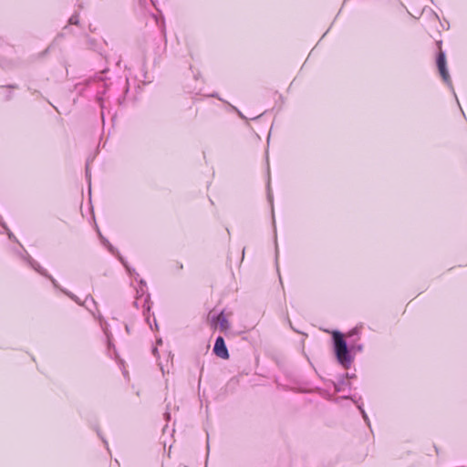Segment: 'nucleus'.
Masks as SVG:
<instances>
[{
  "mask_svg": "<svg viewBox=\"0 0 467 467\" xmlns=\"http://www.w3.org/2000/svg\"><path fill=\"white\" fill-rule=\"evenodd\" d=\"M335 353L338 362L345 368H348L353 361L351 351L357 348L361 350V346L355 347L351 345L349 348L343 337V335L339 332H333Z\"/></svg>",
  "mask_w": 467,
  "mask_h": 467,
  "instance_id": "1",
  "label": "nucleus"
},
{
  "mask_svg": "<svg viewBox=\"0 0 467 467\" xmlns=\"http://www.w3.org/2000/svg\"><path fill=\"white\" fill-rule=\"evenodd\" d=\"M209 319L212 325L216 328L219 327L221 331H226L230 328V323L228 321V316L223 312H221L217 316L210 314Z\"/></svg>",
  "mask_w": 467,
  "mask_h": 467,
  "instance_id": "2",
  "label": "nucleus"
},
{
  "mask_svg": "<svg viewBox=\"0 0 467 467\" xmlns=\"http://www.w3.org/2000/svg\"><path fill=\"white\" fill-rule=\"evenodd\" d=\"M213 351L216 356H218L222 358L226 359L229 358L228 350L226 348L224 340L222 337H217L215 344H214Z\"/></svg>",
  "mask_w": 467,
  "mask_h": 467,
  "instance_id": "3",
  "label": "nucleus"
},
{
  "mask_svg": "<svg viewBox=\"0 0 467 467\" xmlns=\"http://www.w3.org/2000/svg\"><path fill=\"white\" fill-rule=\"evenodd\" d=\"M437 65L439 67L440 74L446 83H450V75L446 68L445 56L442 52L439 54L437 59Z\"/></svg>",
  "mask_w": 467,
  "mask_h": 467,
  "instance_id": "4",
  "label": "nucleus"
},
{
  "mask_svg": "<svg viewBox=\"0 0 467 467\" xmlns=\"http://www.w3.org/2000/svg\"><path fill=\"white\" fill-rule=\"evenodd\" d=\"M361 412H362V414H363V417L366 419V418H367V416H366V414H365V411H364V410H361Z\"/></svg>",
  "mask_w": 467,
  "mask_h": 467,
  "instance_id": "5",
  "label": "nucleus"
}]
</instances>
